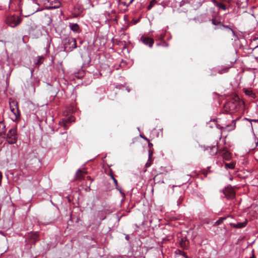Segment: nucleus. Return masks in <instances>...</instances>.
Here are the masks:
<instances>
[{
  "label": "nucleus",
  "instance_id": "4c0bfd02",
  "mask_svg": "<svg viewBox=\"0 0 258 258\" xmlns=\"http://www.w3.org/2000/svg\"><path fill=\"white\" fill-rule=\"evenodd\" d=\"M254 50L256 51H258V45L254 48Z\"/></svg>",
  "mask_w": 258,
  "mask_h": 258
},
{
  "label": "nucleus",
  "instance_id": "49530a36",
  "mask_svg": "<svg viewBox=\"0 0 258 258\" xmlns=\"http://www.w3.org/2000/svg\"><path fill=\"white\" fill-rule=\"evenodd\" d=\"M35 4H36L37 5H38V4H37V3H35Z\"/></svg>",
  "mask_w": 258,
  "mask_h": 258
},
{
  "label": "nucleus",
  "instance_id": "f03ea898",
  "mask_svg": "<svg viewBox=\"0 0 258 258\" xmlns=\"http://www.w3.org/2000/svg\"><path fill=\"white\" fill-rule=\"evenodd\" d=\"M9 105L11 109L10 117L13 121H17L20 119V113L19 112L17 102L13 99H10Z\"/></svg>",
  "mask_w": 258,
  "mask_h": 258
},
{
  "label": "nucleus",
  "instance_id": "6ab92c4d",
  "mask_svg": "<svg viewBox=\"0 0 258 258\" xmlns=\"http://www.w3.org/2000/svg\"><path fill=\"white\" fill-rule=\"evenodd\" d=\"M157 3L156 1L155 0H152L149 5L147 7V9L148 10H151L154 6Z\"/></svg>",
  "mask_w": 258,
  "mask_h": 258
},
{
  "label": "nucleus",
  "instance_id": "c756f323",
  "mask_svg": "<svg viewBox=\"0 0 258 258\" xmlns=\"http://www.w3.org/2000/svg\"><path fill=\"white\" fill-rule=\"evenodd\" d=\"M235 61H236V59L235 58V59H233V61H230L231 64H230V66H229V67H227V68H230V67L232 66V65L233 64V63H234V62H235Z\"/></svg>",
  "mask_w": 258,
  "mask_h": 258
},
{
  "label": "nucleus",
  "instance_id": "a18cd8bd",
  "mask_svg": "<svg viewBox=\"0 0 258 258\" xmlns=\"http://www.w3.org/2000/svg\"><path fill=\"white\" fill-rule=\"evenodd\" d=\"M223 158H224V159L225 158V157H224V153H223Z\"/></svg>",
  "mask_w": 258,
  "mask_h": 258
},
{
  "label": "nucleus",
  "instance_id": "ea45409f",
  "mask_svg": "<svg viewBox=\"0 0 258 258\" xmlns=\"http://www.w3.org/2000/svg\"><path fill=\"white\" fill-rule=\"evenodd\" d=\"M128 238H129L128 235H126V236H125V239H126V240H128Z\"/></svg>",
  "mask_w": 258,
  "mask_h": 258
},
{
  "label": "nucleus",
  "instance_id": "e433bc0d",
  "mask_svg": "<svg viewBox=\"0 0 258 258\" xmlns=\"http://www.w3.org/2000/svg\"><path fill=\"white\" fill-rule=\"evenodd\" d=\"M2 177V175L1 172H0V185L1 184Z\"/></svg>",
  "mask_w": 258,
  "mask_h": 258
},
{
  "label": "nucleus",
  "instance_id": "c9c22d12",
  "mask_svg": "<svg viewBox=\"0 0 258 258\" xmlns=\"http://www.w3.org/2000/svg\"><path fill=\"white\" fill-rule=\"evenodd\" d=\"M148 146H149V148H151V147L153 146V144L149 142V144H148Z\"/></svg>",
  "mask_w": 258,
  "mask_h": 258
},
{
  "label": "nucleus",
  "instance_id": "473e14b6",
  "mask_svg": "<svg viewBox=\"0 0 258 258\" xmlns=\"http://www.w3.org/2000/svg\"><path fill=\"white\" fill-rule=\"evenodd\" d=\"M117 2L118 5H121V3L122 2L120 1V0H116Z\"/></svg>",
  "mask_w": 258,
  "mask_h": 258
},
{
  "label": "nucleus",
  "instance_id": "79ce46f5",
  "mask_svg": "<svg viewBox=\"0 0 258 258\" xmlns=\"http://www.w3.org/2000/svg\"><path fill=\"white\" fill-rule=\"evenodd\" d=\"M87 179H89V180H91V177H90V176H87Z\"/></svg>",
  "mask_w": 258,
  "mask_h": 258
},
{
  "label": "nucleus",
  "instance_id": "4468645a",
  "mask_svg": "<svg viewBox=\"0 0 258 258\" xmlns=\"http://www.w3.org/2000/svg\"><path fill=\"white\" fill-rule=\"evenodd\" d=\"M165 35V32L163 30L161 31H159L158 33H157L156 37L157 38L158 40H163L164 38Z\"/></svg>",
  "mask_w": 258,
  "mask_h": 258
},
{
  "label": "nucleus",
  "instance_id": "dca6fc26",
  "mask_svg": "<svg viewBox=\"0 0 258 258\" xmlns=\"http://www.w3.org/2000/svg\"><path fill=\"white\" fill-rule=\"evenodd\" d=\"M60 6V3L58 1L56 0L55 1V3L54 6H51L48 8V9H56L58 8Z\"/></svg>",
  "mask_w": 258,
  "mask_h": 258
},
{
  "label": "nucleus",
  "instance_id": "a211bd4d",
  "mask_svg": "<svg viewBox=\"0 0 258 258\" xmlns=\"http://www.w3.org/2000/svg\"><path fill=\"white\" fill-rule=\"evenodd\" d=\"M227 35L230 36H234V31L232 29L227 26Z\"/></svg>",
  "mask_w": 258,
  "mask_h": 258
},
{
  "label": "nucleus",
  "instance_id": "b1692460",
  "mask_svg": "<svg viewBox=\"0 0 258 258\" xmlns=\"http://www.w3.org/2000/svg\"><path fill=\"white\" fill-rule=\"evenodd\" d=\"M153 155V152L151 150H149V160H151Z\"/></svg>",
  "mask_w": 258,
  "mask_h": 258
},
{
  "label": "nucleus",
  "instance_id": "393cba45",
  "mask_svg": "<svg viewBox=\"0 0 258 258\" xmlns=\"http://www.w3.org/2000/svg\"><path fill=\"white\" fill-rule=\"evenodd\" d=\"M182 200H183L182 198H181V197L179 198V199H178V200L177 202L178 206H179L181 204Z\"/></svg>",
  "mask_w": 258,
  "mask_h": 258
},
{
  "label": "nucleus",
  "instance_id": "412c9836",
  "mask_svg": "<svg viewBox=\"0 0 258 258\" xmlns=\"http://www.w3.org/2000/svg\"><path fill=\"white\" fill-rule=\"evenodd\" d=\"M225 217L220 218L218 220H217L215 222V224L219 225L220 224H221L223 222V221L224 220H225Z\"/></svg>",
  "mask_w": 258,
  "mask_h": 258
},
{
  "label": "nucleus",
  "instance_id": "a19ab883",
  "mask_svg": "<svg viewBox=\"0 0 258 258\" xmlns=\"http://www.w3.org/2000/svg\"><path fill=\"white\" fill-rule=\"evenodd\" d=\"M133 1H134V0H130V3H129V4H128L130 5V4H132V3H133Z\"/></svg>",
  "mask_w": 258,
  "mask_h": 258
},
{
  "label": "nucleus",
  "instance_id": "2eb2a0df",
  "mask_svg": "<svg viewBox=\"0 0 258 258\" xmlns=\"http://www.w3.org/2000/svg\"><path fill=\"white\" fill-rule=\"evenodd\" d=\"M244 93L246 95L251 97L252 98H254L255 97V95L254 93H253L251 90L249 89H245L244 90Z\"/></svg>",
  "mask_w": 258,
  "mask_h": 258
},
{
  "label": "nucleus",
  "instance_id": "f3484780",
  "mask_svg": "<svg viewBox=\"0 0 258 258\" xmlns=\"http://www.w3.org/2000/svg\"><path fill=\"white\" fill-rule=\"evenodd\" d=\"M236 164V162L235 161H232L230 163H227V168H229L233 169L235 168Z\"/></svg>",
  "mask_w": 258,
  "mask_h": 258
},
{
  "label": "nucleus",
  "instance_id": "c03bdc74",
  "mask_svg": "<svg viewBox=\"0 0 258 258\" xmlns=\"http://www.w3.org/2000/svg\"><path fill=\"white\" fill-rule=\"evenodd\" d=\"M105 219V217H103V218L101 219V220H103V219Z\"/></svg>",
  "mask_w": 258,
  "mask_h": 258
},
{
  "label": "nucleus",
  "instance_id": "39448f33",
  "mask_svg": "<svg viewBox=\"0 0 258 258\" xmlns=\"http://www.w3.org/2000/svg\"><path fill=\"white\" fill-rule=\"evenodd\" d=\"M233 218L232 216H227V220H228V221L229 222V225L234 228H241L245 227L247 224V220H245L243 222H238L237 221L236 222H232L230 221V220H232Z\"/></svg>",
  "mask_w": 258,
  "mask_h": 258
},
{
  "label": "nucleus",
  "instance_id": "f704fd0d",
  "mask_svg": "<svg viewBox=\"0 0 258 258\" xmlns=\"http://www.w3.org/2000/svg\"><path fill=\"white\" fill-rule=\"evenodd\" d=\"M225 72V69H223L222 71H219V73L220 74H223V73H224Z\"/></svg>",
  "mask_w": 258,
  "mask_h": 258
},
{
  "label": "nucleus",
  "instance_id": "f8f14e48",
  "mask_svg": "<svg viewBox=\"0 0 258 258\" xmlns=\"http://www.w3.org/2000/svg\"><path fill=\"white\" fill-rule=\"evenodd\" d=\"M38 234L37 232L33 233L30 235V238L33 242H35L38 241Z\"/></svg>",
  "mask_w": 258,
  "mask_h": 258
},
{
  "label": "nucleus",
  "instance_id": "0eeeda50",
  "mask_svg": "<svg viewBox=\"0 0 258 258\" xmlns=\"http://www.w3.org/2000/svg\"><path fill=\"white\" fill-rule=\"evenodd\" d=\"M140 41L145 45L149 46L150 47H152L154 43V41L153 39L150 38L148 37L142 36L140 38Z\"/></svg>",
  "mask_w": 258,
  "mask_h": 258
},
{
  "label": "nucleus",
  "instance_id": "cd10ccee",
  "mask_svg": "<svg viewBox=\"0 0 258 258\" xmlns=\"http://www.w3.org/2000/svg\"><path fill=\"white\" fill-rule=\"evenodd\" d=\"M121 5L125 6L126 8H127L129 6V4H126V2H122L121 3Z\"/></svg>",
  "mask_w": 258,
  "mask_h": 258
},
{
  "label": "nucleus",
  "instance_id": "423d86ee",
  "mask_svg": "<svg viewBox=\"0 0 258 258\" xmlns=\"http://www.w3.org/2000/svg\"><path fill=\"white\" fill-rule=\"evenodd\" d=\"M75 121V117L73 116H71L68 118H63L59 121V123L60 126H63L65 130L69 128L68 123Z\"/></svg>",
  "mask_w": 258,
  "mask_h": 258
},
{
  "label": "nucleus",
  "instance_id": "5701e85b",
  "mask_svg": "<svg viewBox=\"0 0 258 258\" xmlns=\"http://www.w3.org/2000/svg\"><path fill=\"white\" fill-rule=\"evenodd\" d=\"M111 177H112V180H113V181L114 183H115V185H116V188L117 189H118V183H117V180H116V179L113 177V175H112V176H111Z\"/></svg>",
  "mask_w": 258,
  "mask_h": 258
},
{
  "label": "nucleus",
  "instance_id": "72a5a7b5",
  "mask_svg": "<svg viewBox=\"0 0 258 258\" xmlns=\"http://www.w3.org/2000/svg\"><path fill=\"white\" fill-rule=\"evenodd\" d=\"M163 46L167 47L168 46V44L165 42H163Z\"/></svg>",
  "mask_w": 258,
  "mask_h": 258
},
{
  "label": "nucleus",
  "instance_id": "f257e3e1",
  "mask_svg": "<svg viewBox=\"0 0 258 258\" xmlns=\"http://www.w3.org/2000/svg\"><path fill=\"white\" fill-rule=\"evenodd\" d=\"M228 101H227V108H228L229 111L233 112L237 111L239 105V98L238 96L236 94H233L230 97ZM228 111L227 110V119L231 122L230 124H227V131L229 132L235 128L236 122L238 120V117H236L235 118H234L231 115V113L230 112L228 114Z\"/></svg>",
  "mask_w": 258,
  "mask_h": 258
},
{
  "label": "nucleus",
  "instance_id": "7c9ffc66",
  "mask_svg": "<svg viewBox=\"0 0 258 258\" xmlns=\"http://www.w3.org/2000/svg\"><path fill=\"white\" fill-rule=\"evenodd\" d=\"M140 137H141L142 138H143V139H145V140H146V141H148V142L149 141V140H148L146 137H145V136H143V135H140Z\"/></svg>",
  "mask_w": 258,
  "mask_h": 258
},
{
  "label": "nucleus",
  "instance_id": "4be33fe9",
  "mask_svg": "<svg viewBox=\"0 0 258 258\" xmlns=\"http://www.w3.org/2000/svg\"><path fill=\"white\" fill-rule=\"evenodd\" d=\"M226 156H227V161L229 160L232 158L231 153H229V152L227 150Z\"/></svg>",
  "mask_w": 258,
  "mask_h": 258
},
{
  "label": "nucleus",
  "instance_id": "c85d7f7f",
  "mask_svg": "<svg viewBox=\"0 0 258 258\" xmlns=\"http://www.w3.org/2000/svg\"><path fill=\"white\" fill-rule=\"evenodd\" d=\"M219 8L222 9L223 10H226V7L224 5H222V4H220L219 5Z\"/></svg>",
  "mask_w": 258,
  "mask_h": 258
},
{
  "label": "nucleus",
  "instance_id": "58836bf2",
  "mask_svg": "<svg viewBox=\"0 0 258 258\" xmlns=\"http://www.w3.org/2000/svg\"><path fill=\"white\" fill-rule=\"evenodd\" d=\"M38 11V9H37L36 10H35V11H33V12H31V14H30V15H32V14H34L35 12H37V11Z\"/></svg>",
  "mask_w": 258,
  "mask_h": 258
},
{
  "label": "nucleus",
  "instance_id": "7ed1b4c3",
  "mask_svg": "<svg viewBox=\"0 0 258 258\" xmlns=\"http://www.w3.org/2000/svg\"><path fill=\"white\" fill-rule=\"evenodd\" d=\"M18 135L17 129L12 127L10 129L7 135V141L9 144H15L17 141Z\"/></svg>",
  "mask_w": 258,
  "mask_h": 258
},
{
  "label": "nucleus",
  "instance_id": "aec40b11",
  "mask_svg": "<svg viewBox=\"0 0 258 258\" xmlns=\"http://www.w3.org/2000/svg\"><path fill=\"white\" fill-rule=\"evenodd\" d=\"M43 59L44 57L43 56H38V60L35 61V64L37 65H40L42 63Z\"/></svg>",
  "mask_w": 258,
  "mask_h": 258
},
{
  "label": "nucleus",
  "instance_id": "bb28decb",
  "mask_svg": "<svg viewBox=\"0 0 258 258\" xmlns=\"http://www.w3.org/2000/svg\"><path fill=\"white\" fill-rule=\"evenodd\" d=\"M245 119L248 120L250 122L251 121H253V122H258V120L257 119H247V118H245Z\"/></svg>",
  "mask_w": 258,
  "mask_h": 258
},
{
  "label": "nucleus",
  "instance_id": "2f4dec72",
  "mask_svg": "<svg viewBox=\"0 0 258 258\" xmlns=\"http://www.w3.org/2000/svg\"><path fill=\"white\" fill-rule=\"evenodd\" d=\"M222 192L223 193V194L226 196V187H224V189H223L222 190Z\"/></svg>",
  "mask_w": 258,
  "mask_h": 258
},
{
  "label": "nucleus",
  "instance_id": "9d476101",
  "mask_svg": "<svg viewBox=\"0 0 258 258\" xmlns=\"http://www.w3.org/2000/svg\"><path fill=\"white\" fill-rule=\"evenodd\" d=\"M212 24L215 25H217L218 28H225V26L224 25V20L222 21L218 18L216 17L212 20Z\"/></svg>",
  "mask_w": 258,
  "mask_h": 258
},
{
  "label": "nucleus",
  "instance_id": "37998d69",
  "mask_svg": "<svg viewBox=\"0 0 258 258\" xmlns=\"http://www.w3.org/2000/svg\"><path fill=\"white\" fill-rule=\"evenodd\" d=\"M180 252H181L180 254H181V255H184V252H181V251H180Z\"/></svg>",
  "mask_w": 258,
  "mask_h": 258
},
{
  "label": "nucleus",
  "instance_id": "6e6552de",
  "mask_svg": "<svg viewBox=\"0 0 258 258\" xmlns=\"http://www.w3.org/2000/svg\"><path fill=\"white\" fill-rule=\"evenodd\" d=\"M235 192L234 188L230 185L227 186V199H233L235 198Z\"/></svg>",
  "mask_w": 258,
  "mask_h": 258
},
{
  "label": "nucleus",
  "instance_id": "a878e982",
  "mask_svg": "<svg viewBox=\"0 0 258 258\" xmlns=\"http://www.w3.org/2000/svg\"><path fill=\"white\" fill-rule=\"evenodd\" d=\"M151 165V160H148V162L146 164V167L147 168H148L149 166H150Z\"/></svg>",
  "mask_w": 258,
  "mask_h": 258
},
{
  "label": "nucleus",
  "instance_id": "ddd939ff",
  "mask_svg": "<svg viewBox=\"0 0 258 258\" xmlns=\"http://www.w3.org/2000/svg\"><path fill=\"white\" fill-rule=\"evenodd\" d=\"M87 173V172L85 171V170H81L78 169L76 172V175L78 178L81 179L82 178L83 175H85Z\"/></svg>",
  "mask_w": 258,
  "mask_h": 258
},
{
  "label": "nucleus",
  "instance_id": "20e7f679",
  "mask_svg": "<svg viewBox=\"0 0 258 258\" xmlns=\"http://www.w3.org/2000/svg\"><path fill=\"white\" fill-rule=\"evenodd\" d=\"M6 23L12 28H14L18 26L22 21V19L18 16L14 15L10 16L7 17Z\"/></svg>",
  "mask_w": 258,
  "mask_h": 258
},
{
  "label": "nucleus",
  "instance_id": "1a4fd4ad",
  "mask_svg": "<svg viewBox=\"0 0 258 258\" xmlns=\"http://www.w3.org/2000/svg\"><path fill=\"white\" fill-rule=\"evenodd\" d=\"M67 44H68V45H69L70 46V47L71 48V50H72V49H74V48L77 47L76 40L74 38H69L68 39L67 42L66 43L65 46H64L66 49L67 48Z\"/></svg>",
  "mask_w": 258,
  "mask_h": 258
},
{
  "label": "nucleus",
  "instance_id": "9b49d317",
  "mask_svg": "<svg viewBox=\"0 0 258 258\" xmlns=\"http://www.w3.org/2000/svg\"><path fill=\"white\" fill-rule=\"evenodd\" d=\"M69 27L71 30L75 32H79L80 28L77 23H69Z\"/></svg>",
  "mask_w": 258,
  "mask_h": 258
}]
</instances>
